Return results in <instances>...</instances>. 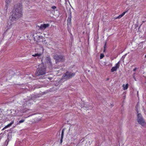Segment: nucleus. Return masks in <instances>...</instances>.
<instances>
[{
  "mask_svg": "<svg viewBox=\"0 0 146 146\" xmlns=\"http://www.w3.org/2000/svg\"><path fill=\"white\" fill-rule=\"evenodd\" d=\"M10 1H11V0H6V2L7 3V5H6L7 6L10 2Z\"/></svg>",
  "mask_w": 146,
  "mask_h": 146,
  "instance_id": "17",
  "label": "nucleus"
},
{
  "mask_svg": "<svg viewBox=\"0 0 146 146\" xmlns=\"http://www.w3.org/2000/svg\"><path fill=\"white\" fill-rule=\"evenodd\" d=\"M137 69V68H135L133 70V71H135Z\"/></svg>",
  "mask_w": 146,
  "mask_h": 146,
  "instance_id": "23",
  "label": "nucleus"
},
{
  "mask_svg": "<svg viewBox=\"0 0 146 146\" xmlns=\"http://www.w3.org/2000/svg\"><path fill=\"white\" fill-rule=\"evenodd\" d=\"M18 111L14 110H11V115L13 116H15L17 115V113L18 112Z\"/></svg>",
  "mask_w": 146,
  "mask_h": 146,
  "instance_id": "9",
  "label": "nucleus"
},
{
  "mask_svg": "<svg viewBox=\"0 0 146 146\" xmlns=\"http://www.w3.org/2000/svg\"><path fill=\"white\" fill-rule=\"evenodd\" d=\"M49 26V24H43L41 25L40 26H38L39 27V28L40 30H44L47 27H48Z\"/></svg>",
  "mask_w": 146,
  "mask_h": 146,
  "instance_id": "7",
  "label": "nucleus"
},
{
  "mask_svg": "<svg viewBox=\"0 0 146 146\" xmlns=\"http://www.w3.org/2000/svg\"><path fill=\"white\" fill-rule=\"evenodd\" d=\"M145 58H146V54L145 55Z\"/></svg>",
  "mask_w": 146,
  "mask_h": 146,
  "instance_id": "27",
  "label": "nucleus"
},
{
  "mask_svg": "<svg viewBox=\"0 0 146 146\" xmlns=\"http://www.w3.org/2000/svg\"><path fill=\"white\" fill-rule=\"evenodd\" d=\"M42 61L44 64L47 65L51 67L52 66V63L51 62L50 58L49 57L47 56L46 58H43L42 60Z\"/></svg>",
  "mask_w": 146,
  "mask_h": 146,
  "instance_id": "3",
  "label": "nucleus"
},
{
  "mask_svg": "<svg viewBox=\"0 0 146 146\" xmlns=\"http://www.w3.org/2000/svg\"><path fill=\"white\" fill-rule=\"evenodd\" d=\"M4 9H5V10H7V7H5Z\"/></svg>",
  "mask_w": 146,
  "mask_h": 146,
  "instance_id": "22",
  "label": "nucleus"
},
{
  "mask_svg": "<svg viewBox=\"0 0 146 146\" xmlns=\"http://www.w3.org/2000/svg\"><path fill=\"white\" fill-rule=\"evenodd\" d=\"M134 74H133V77L134 78L135 80H136L135 78V76H134Z\"/></svg>",
  "mask_w": 146,
  "mask_h": 146,
  "instance_id": "24",
  "label": "nucleus"
},
{
  "mask_svg": "<svg viewBox=\"0 0 146 146\" xmlns=\"http://www.w3.org/2000/svg\"><path fill=\"white\" fill-rule=\"evenodd\" d=\"M14 123V121H12L10 123L7 125L5 127H4L3 129H2V130H4L10 126H11Z\"/></svg>",
  "mask_w": 146,
  "mask_h": 146,
  "instance_id": "10",
  "label": "nucleus"
},
{
  "mask_svg": "<svg viewBox=\"0 0 146 146\" xmlns=\"http://www.w3.org/2000/svg\"><path fill=\"white\" fill-rule=\"evenodd\" d=\"M22 6L21 4H19V5L16 7L15 9L12 12L11 21H15L22 17Z\"/></svg>",
  "mask_w": 146,
  "mask_h": 146,
  "instance_id": "1",
  "label": "nucleus"
},
{
  "mask_svg": "<svg viewBox=\"0 0 146 146\" xmlns=\"http://www.w3.org/2000/svg\"><path fill=\"white\" fill-rule=\"evenodd\" d=\"M55 60L56 61L59 62L60 61H63L64 60V57L62 55H59L57 54H54L53 56Z\"/></svg>",
  "mask_w": 146,
  "mask_h": 146,
  "instance_id": "4",
  "label": "nucleus"
},
{
  "mask_svg": "<svg viewBox=\"0 0 146 146\" xmlns=\"http://www.w3.org/2000/svg\"><path fill=\"white\" fill-rule=\"evenodd\" d=\"M42 53L43 52V48H42Z\"/></svg>",
  "mask_w": 146,
  "mask_h": 146,
  "instance_id": "25",
  "label": "nucleus"
},
{
  "mask_svg": "<svg viewBox=\"0 0 146 146\" xmlns=\"http://www.w3.org/2000/svg\"><path fill=\"white\" fill-rule=\"evenodd\" d=\"M64 130L63 129L62 130V134L61 135V138L63 139V137L64 136Z\"/></svg>",
  "mask_w": 146,
  "mask_h": 146,
  "instance_id": "16",
  "label": "nucleus"
},
{
  "mask_svg": "<svg viewBox=\"0 0 146 146\" xmlns=\"http://www.w3.org/2000/svg\"><path fill=\"white\" fill-rule=\"evenodd\" d=\"M119 67V62H118L117 63L115 64V66L112 68L111 69V72H113L116 71L118 69Z\"/></svg>",
  "mask_w": 146,
  "mask_h": 146,
  "instance_id": "6",
  "label": "nucleus"
},
{
  "mask_svg": "<svg viewBox=\"0 0 146 146\" xmlns=\"http://www.w3.org/2000/svg\"><path fill=\"white\" fill-rule=\"evenodd\" d=\"M51 8L52 9H56V6H52L51 7Z\"/></svg>",
  "mask_w": 146,
  "mask_h": 146,
  "instance_id": "19",
  "label": "nucleus"
},
{
  "mask_svg": "<svg viewBox=\"0 0 146 146\" xmlns=\"http://www.w3.org/2000/svg\"><path fill=\"white\" fill-rule=\"evenodd\" d=\"M137 121L138 123L142 126L146 127V123L140 113H138L137 115Z\"/></svg>",
  "mask_w": 146,
  "mask_h": 146,
  "instance_id": "2",
  "label": "nucleus"
},
{
  "mask_svg": "<svg viewBox=\"0 0 146 146\" xmlns=\"http://www.w3.org/2000/svg\"><path fill=\"white\" fill-rule=\"evenodd\" d=\"M126 12H123L121 15H119L116 18V19H119L122 17L124 15Z\"/></svg>",
  "mask_w": 146,
  "mask_h": 146,
  "instance_id": "13",
  "label": "nucleus"
},
{
  "mask_svg": "<svg viewBox=\"0 0 146 146\" xmlns=\"http://www.w3.org/2000/svg\"><path fill=\"white\" fill-rule=\"evenodd\" d=\"M104 56V55L103 54H101L100 55V58H102Z\"/></svg>",
  "mask_w": 146,
  "mask_h": 146,
  "instance_id": "18",
  "label": "nucleus"
},
{
  "mask_svg": "<svg viewBox=\"0 0 146 146\" xmlns=\"http://www.w3.org/2000/svg\"><path fill=\"white\" fill-rule=\"evenodd\" d=\"M62 139H63L61 138V139H60V143H62Z\"/></svg>",
  "mask_w": 146,
  "mask_h": 146,
  "instance_id": "21",
  "label": "nucleus"
},
{
  "mask_svg": "<svg viewBox=\"0 0 146 146\" xmlns=\"http://www.w3.org/2000/svg\"><path fill=\"white\" fill-rule=\"evenodd\" d=\"M145 58H146V54L145 55Z\"/></svg>",
  "mask_w": 146,
  "mask_h": 146,
  "instance_id": "26",
  "label": "nucleus"
},
{
  "mask_svg": "<svg viewBox=\"0 0 146 146\" xmlns=\"http://www.w3.org/2000/svg\"><path fill=\"white\" fill-rule=\"evenodd\" d=\"M41 55V53H39V54L37 53V54H35L33 55L32 56H34V57H36V56L39 57V56H40Z\"/></svg>",
  "mask_w": 146,
  "mask_h": 146,
  "instance_id": "14",
  "label": "nucleus"
},
{
  "mask_svg": "<svg viewBox=\"0 0 146 146\" xmlns=\"http://www.w3.org/2000/svg\"><path fill=\"white\" fill-rule=\"evenodd\" d=\"M46 70L45 68L44 67L43 68H41L40 66V68L38 69L36 73V75L37 76L39 75H42L45 74L46 73Z\"/></svg>",
  "mask_w": 146,
  "mask_h": 146,
  "instance_id": "5",
  "label": "nucleus"
},
{
  "mask_svg": "<svg viewBox=\"0 0 146 146\" xmlns=\"http://www.w3.org/2000/svg\"><path fill=\"white\" fill-rule=\"evenodd\" d=\"M48 79H49V80H51L52 79V78H48Z\"/></svg>",
  "mask_w": 146,
  "mask_h": 146,
  "instance_id": "20",
  "label": "nucleus"
},
{
  "mask_svg": "<svg viewBox=\"0 0 146 146\" xmlns=\"http://www.w3.org/2000/svg\"><path fill=\"white\" fill-rule=\"evenodd\" d=\"M128 84H127L125 85L124 84L122 85V87H123V89L124 90H127L128 87Z\"/></svg>",
  "mask_w": 146,
  "mask_h": 146,
  "instance_id": "12",
  "label": "nucleus"
},
{
  "mask_svg": "<svg viewBox=\"0 0 146 146\" xmlns=\"http://www.w3.org/2000/svg\"><path fill=\"white\" fill-rule=\"evenodd\" d=\"M25 121L24 119H22L19 121L18 123H17V125H19L21 123Z\"/></svg>",
  "mask_w": 146,
  "mask_h": 146,
  "instance_id": "15",
  "label": "nucleus"
},
{
  "mask_svg": "<svg viewBox=\"0 0 146 146\" xmlns=\"http://www.w3.org/2000/svg\"><path fill=\"white\" fill-rule=\"evenodd\" d=\"M68 76H69V78H72L73 76L75 75V74L74 73H71L68 72H67Z\"/></svg>",
  "mask_w": 146,
  "mask_h": 146,
  "instance_id": "11",
  "label": "nucleus"
},
{
  "mask_svg": "<svg viewBox=\"0 0 146 146\" xmlns=\"http://www.w3.org/2000/svg\"><path fill=\"white\" fill-rule=\"evenodd\" d=\"M69 77V76H68L67 72L62 76L61 79L62 81H64L66 80L70 79Z\"/></svg>",
  "mask_w": 146,
  "mask_h": 146,
  "instance_id": "8",
  "label": "nucleus"
}]
</instances>
